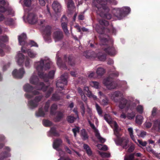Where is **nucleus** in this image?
I'll return each instance as SVG.
<instances>
[{
	"instance_id": "obj_1",
	"label": "nucleus",
	"mask_w": 160,
	"mask_h": 160,
	"mask_svg": "<svg viewBox=\"0 0 160 160\" xmlns=\"http://www.w3.org/2000/svg\"><path fill=\"white\" fill-rule=\"evenodd\" d=\"M51 64V62L48 58H42L39 61L35 63L36 72L40 78L45 79L46 76L44 75V73L49 69Z\"/></svg>"
},
{
	"instance_id": "obj_2",
	"label": "nucleus",
	"mask_w": 160,
	"mask_h": 160,
	"mask_svg": "<svg viewBox=\"0 0 160 160\" xmlns=\"http://www.w3.org/2000/svg\"><path fill=\"white\" fill-rule=\"evenodd\" d=\"M38 79L36 75V73L35 72L30 78V82L32 84L36 85V88L38 90H42L44 91H46V89H48V93L46 95V97L47 98L48 97L52 91L53 89L52 88H49L44 86L43 83H38Z\"/></svg>"
},
{
	"instance_id": "obj_3",
	"label": "nucleus",
	"mask_w": 160,
	"mask_h": 160,
	"mask_svg": "<svg viewBox=\"0 0 160 160\" xmlns=\"http://www.w3.org/2000/svg\"><path fill=\"white\" fill-rule=\"evenodd\" d=\"M26 38V35L24 33H22L18 37V40L19 44L22 46L21 51L24 53L26 52V48H27V47L29 46L30 47H38V44L33 41H30L28 43L26 42L25 40Z\"/></svg>"
},
{
	"instance_id": "obj_4",
	"label": "nucleus",
	"mask_w": 160,
	"mask_h": 160,
	"mask_svg": "<svg viewBox=\"0 0 160 160\" xmlns=\"http://www.w3.org/2000/svg\"><path fill=\"white\" fill-rule=\"evenodd\" d=\"M17 64L20 66H22L24 62L25 66L26 67L29 68L30 66V59L28 57L25 58L24 55L19 52L16 57Z\"/></svg>"
},
{
	"instance_id": "obj_5",
	"label": "nucleus",
	"mask_w": 160,
	"mask_h": 160,
	"mask_svg": "<svg viewBox=\"0 0 160 160\" xmlns=\"http://www.w3.org/2000/svg\"><path fill=\"white\" fill-rule=\"evenodd\" d=\"M105 120L113 128L114 133L115 135L118 138L121 135L120 132L121 129L118 127V126L116 122L113 121L110 116L108 114H105L104 116Z\"/></svg>"
},
{
	"instance_id": "obj_6",
	"label": "nucleus",
	"mask_w": 160,
	"mask_h": 160,
	"mask_svg": "<svg viewBox=\"0 0 160 160\" xmlns=\"http://www.w3.org/2000/svg\"><path fill=\"white\" fill-rule=\"evenodd\" d=\"M96 2L98 3L97 0H94V6H95L97 8L98 10L97 12L98 14H99L101 17L106 18L107 19H109L111 18V16L109 14H105L103 13V12H107L108 11V8L106 6H99V5L96 3Z\"/></svg>"
},
{
	"instance_id": "obj_7",
	"label": "nucleus",
	"mask_w": 160,
	"mask_h": 160,
	"mask_svg": "<svg viewBox=\"0 0 160 160\" xmlns=\"http://www.w3.org/2000/svg\"><path fill=\"white\" fill-rule=\"evenodd\" d=\"M130 12V8L128 7H123L122 8H118L114 9L113 12L117 17L118 19L120 20L124 17L126 15L128 14Z\"/></svg>"
},
{
	"instance_id": "obj_8",
	"label": "nucleus",
	"mask_w": 160,
	"mask_h": 160,
	"mask_svg": "<svg viewBox=\"0 0 160 160\" xmlns=\"http://www.w3.org/2000/svg\"><path fill=\"white\" fill-rule=\"evenodd\" d=\"M115 141L117 145L121 146L123 148H126L130 146L128 149V151L129 152H132L134 149V145L130 142V141Z\"/></svg>"
},
{
	"instance_id": "obj_9",
	"label": "nucleus",
	"mask_w": 160,
	"mask_h": 160,
	"mask_svg": "<svg viewBox=\"0 0 160 160\" xmlns=\"http://www.w3.org/2000/svg\"><path fill=\"white\" fill-rule=\"evenodd\" d=\"M8 5V2H5L4 0H0V12H4L7 11L9 15L13 16L14 12L11 8H8L7 7Z\"/></svg>"
},
{
	"instance_id": "obj_10",
	"label": "nucleus",
	"mask_w": 160,
	"mask_h": 160,
	"mask_svg": "<svg viewBox=\"0 0 160 160\" xmlns=\"http://www.w3.org/2000/svg\"><path fill=\"white\" fill-rule=\"evenodd\" d=\"M24 89L26 92H32V93H27L25 94V95L26 98L28 99L31 98L32 97V94L35 95L38 94L39 93L38 91L35 92V90H33L34 88L28 84H26L24 85Z\"/></svg>"
},
{
	"instance_id": "obj_11",
	"label": "nucleus",
	"mask_w": 160,
	"mask_h": 160,
	"mask_svg": "<svg viewBox=\"0 0 160 160\" xmlns=\"http://www.w3.org/2000/svg\"><path fill=\"white\" fill-rule=\"evenodd\" d=\"M131 104H132L131 105V107L132 108H134L135 106L134 102H133L132 103L129 104V102H128L126 99L122 98L120 100L119 102L118 107L121 109L125 108L126 110H127L129 107H130Z\"/></svg>"
},
{
	"instance_id": "obj_12",
	"label": "nucleus",
	"mask_w": 160,
	"mask_h": 160,
	"mask_svg": "<svg viewBox=\"0 0 160 160\" xmlns=\"http://www.w3.org/2000/svg\"><path fill=\"white\" fill-rule=\"evenodd\" d=\"M68 78L67 74H66L65 75H62L61 77V79L58 80L56 83V86L59 90H62L64 85L67 84V78Z\"/></svg>"
},
{
	"instance_id": "obj_13",
	"label": "nucleus",
	"mask_w": 160,
	"mask_h": 160,
	"mask_svg": "<svg viewBox=\"0 0 160 160\" xmlns=\"http://www.w3.org/2000/svg\"><path fill=\"white\" fill-rule=\"evenodd\" d=\"M103 83L109 89L115 88L117 86L116 83L112 81L110 78L104 79L103 81Z\"/></svg>"
},
{
	"instance_id": "obj_14",
	"label": "nucleus",
	"mask_w": 160,
	"mask_h": 160,
	"mask_svg": "<svg viewBox=\"0 0 160 160\" xmlns=\"http://www.w3.org/2000/svg\"><path fill=\"white\" fill-rule=\"evenodd\" d=\"M51 27L50 26H47L45 28L44 31V38L45 41L48 42H50L51 41Z\"/></svg>"
},
{
	"instance_id": "obj_15",
	"label": "nucleus",
	"mask_w": 160,
	"mask_h": 160,
	"mask_svg": "<svg viewBox=\"0 0 160 160\" xmlns=\"http://www.w3.org/2000/svg\"><path fill=\"white\" fill-rule=\"evenodd\" d=\"M90 57L92 58L98 59L100 61H104L106 59L105 55L103 54L101 52H99L97 54L94 52H91Z\"/></svg>"
},
{
	"instance_id": "obj_16",
	"label": "nucleus",
	"mask_w": 160,
	"mask_h": 160,
	"mask_svg": "<svg viewBox=\"0 0 160 160\" xmlns=\"http://www.w3.org/2000/svg\"><path fill=\"white\" fill-rule=\"evenodd\" d=\"M90 57L92 58L98 59L100 61H104L106 59L105 55L103 54L101 52H99L97 54L94 52H91Z\"/></svg>"
},
{
	"instance_id": "obj_17",
	"label": "nucleus",
	"mask_w": 160,
	"mask_h": 160,
	"mask_svg": "<svg viewBox=\"0 0 160 160\" xmlns=\"http://www.w3.org/2000/svg\"><path fill=\"white\" fill-rule=\"evenodd\" d=\"M42 98V97L40 96L36 97L33 100L28 102V105L32 109L36 107L38 105V102H40Z\"/></svg>"
},
{
	"instance_id": "obj_18",
	"label": "nucleus",
	"mask_w": 160,
	"mask_h": 160,
	"mask_svg": "<svg viewBox=\"0 0 160 160\" xmlns=\"http://www.w3.org/2000/svg\"><path fill=\"white\" fill-rule=\"evenodd\" d=\"M25 72L23 68H22L18 70L15 69L12 72L13 76L15 78H21L22 77Z\"/></svg>"
},
{
	"instance_id": "obj_19",
	"label": "nucleus",
	"mask_w": 160,
	"mask_h": 160,
	"mask_svg": "<svg viewBox=\"0 0 160 160\" xmlns=\"http://www.w3.org/2000/svg\"><path fill=\"white\" fill-rule=\"evenodd\" d=\"M52 36L55 42L61 40L63 38L62 32L59 29H58L55 31Z\"/></svg>"
},
{
	"instance_id": "obj_20",
	"label": "nucleus",
	"mask_w": 160,
	"mask_h": 160,
	"mask_svg": "<svg viewBox=\"0 0 160 160\" xmlns=\"http://www.w3.org/2000/svg\"><path fill=\"white\" fill-rule=\"evenodd\" d=\"M27 19L29 22L32 24L35 23L37 21V18L35 14L32 13H29Z\"/></svg>"
},
{
	"instance_id": "obj_21",
	"label": "nucleus",
	"mask_w": 160,
	"mask_h": 160,
	"mask_svg": "<svg viewBox=\"0 0 160 160\" xmlns=\"http://www.w3.org/2000/svg\"><path fill=\"white\" fill-rule=\"evenodd\" d=\"M88 122L90 127L92 129H93V131L95 133V136L97 138V139H98L99 140H104L103 138L101 136L98 130L96 128L94 125L90 121H89Z\"/></svg>"
},
{
	"instance_id": "obj_22",
	"label": "nucleus",
	"mask_w": 160,
	"mask_h": 160,
	"mask_svg": "<svg viewBox=\"0 0 160 160\" xmlns=\"http://www.w3.org/2000/svg\"><path fill=\"white\" fill-rule=\"evenodd\" d=\"M61 22L62 26L64 32L66 34L68 33V31L67 27L68 20L66 17L65 16H63L62 17L61 19Z\"/></svg>"
},
{
	"instance_id": "obj_23",
	"label": "nucleus",
	"mask_w": 160,
	"mask_h": 160,
	"mask_svg": "<svg viewBox=\"0 0 160 160\" xmlns=\"http://www.w3.org/2000/svg\"><path fill=\"white\" fill-rule=\"evenodd\" d=\"M4 149L5 151L2 152V156L1 158L3 159L5 158L10 157L11 154L10 153V152L11 151V149L10 148L8 147H5Z\"/></svg>"
},
{
	"instance_id": "obj_24",
	"label": "nucleus",
	"mask_w": 160,
	"mask_h": 160,
	"mask_svg": "<svg viewBox=\"0 0 160 160\" xmlns=\"http://www.w3.org/2000/svg\"><path fill=\"white\" fill-rule=\"evenodd\" d=\"M26 53H27L28 57L31 58H34L37 57V53L31 49H28L27 50L26 48Z\"/></svg>"
},
{
	"instance_id": "obj_25",
	"label": "nucleus",
	"mask_w": 160,
	"mask_h": 160,
	"mask_svg": "<svg viewBox=\"0 0 160 160\" xmlns=\"http://www.w3.org/2000/svg\"><path fill=\"white\" fill-rule=\"evenodd\" d=\"M52 7L56 12H60L61 10V6L59 2L54 1L52 4Z\"/></svg>"
},
{
	"instance_id": "obj_26",
	"label": "nucleus",
	"mask_w": 160,
	"mask_h": 160,
	"mask_svg": "<svg viewBox=\"0 0 160 160\" xmlns=\"http://www.w3.org/2000/svg\"><path fill=\"white\" fill-rule=\"evenodd\" d=\"M84 93H85L87 96L89 98H93L94 99H96L97 98V97L93 95L91 92L89 90V89L88 87H84Z\"/></svg>"
},
{
	"instance_id": "obj_27",
	"label": "nucleus",
	"mask_w": 160,
	"mask_h": 160,
	"mask_svg": "<svg viewBox=\"0 0 160 160\" xmlns=\"http://www.w3.org/2000/svg\"><path fill=\"white\" fill-rule=\"evenodd\" d=\"M106 53L111 56H113L115 55L117 52L114 48L113 47H108L104 50Z\"/></svg>"
},
{
	"instance_id": "obj_28",
	"label": "nucleus",
	"mask_w": 160,
	"mask_h": 160,
	"mask_svg": "<svg viewBox=\"0 0 160 160\" xmlns=\"http://www.w3.org/2000/svg\"><path fill=\"white\" fill-rule=\"evenodd\" d=\"M62 141H54L53 143V147L54 149L58 150H61L62 152L64 153V152L62 151L61 150L58 149V148L62 145Z\"/></svg>"
},
{
	"instance_id": "obj_29",
	"label": "nucleus",
	"mask_w": 160,
	"mask_h": 160,
	"mask_svg": "<svg viewBox=\"0 0 160 160\" xmlns=\"http://www.w3.org/2000/svg\"><path fill=\"white\" fill-rule=\"evenodd\" d=\"M152 129L158 131L160 130V120H156L154 121Z\"/></svg>"
},
{
	"instance_id": "obj_30",
	"label": "nucleus",
	"mask_w": 160,
	"mask_h": 160,
	"mask_svg": "<svg viewBox=\"0 0 160 160\" xmlns=\"http://www.w3.org/2000/svg\"><path fill=\"white\" fill-rule=\"evenodd\" d=\"M121 93L119 91H116L111 93L110 96L111 99L115 102H117V100L115 99V98H117L121 95Z\"/></svg>"
},
{
	"instance_id": "obj_31",
	"label": "nucleus",
	"mask_w": 160,
	"mask_h": 160,
	"mask_svg": "<svg viewBox=\"0 0 160 160\" xmlns=\"http://www.w3.org/2000/svg\"><path fill=\"white\" fill-rule=\"evenodd\" d=\"M94 0H93V4L94 5ZM97 1L98 3H97L96 2V3L98 4L99 6H102H102H105L108 3H110L111 2L110 0H100V1L99 0H97Z\"/></svg>"
},
{
	"instance_id": "obj_32",
	"label": "nucleus",
	"mask_w": 160,
	"mask_h": 160,
	"mask_svg": "<svg viewBox=\"0 0 160 160\" xmlns=\"http://www.w3.org/2000/svg\"><path fill=\"white\" fill-rule=\"evenodd\" d=\"M83 148L86 151V152L88 156H90L92 155V152L91 149L87 144H84L83 145Z\"/></svg>"
},
{
	"instance_id": "obj_33",
	"label": "nucleus",
	"mask_w": 160,
	"mask_h": 160,
	"mask_svg": "<svg viewBox=\"0 0 160 160\" xmlns=\"http://www.w3.org/2000/svg\"><path fill=\"white\" fill-rule=\"evenodd\" d=\"M96 72L98 76H102L105 72L104 69L102 67H98L97 68Z\"/></svg>"
},
{
	"instance_id": "obj_34",
	"label": "nucleus",
	"mask_w": 160,
	"mask_h": 160,
	"mask_svg": "<svg viewBox=\"0 0 160 160\" xmlns=\"http://www.w3.org/2000/svg\"><path fill=\"white\" fill-rule=\"evenodd\" d=\"M68 9L69 11L72 10L74 8V3L72 0H69L67 3Z\"/></svg>"
},
{
	"instance_id": "obj_35",
	"label": "nucleus",
	"mask_w": 160,
	"mask_h": 160,
	"mask_svg": "<svg viewBox=\"0 0 160 160\" xmlns=\"http://www.w3.org/2000/svg\"><path fill=\"white\" fill-rule=\"evenodd\" d=\"M5 23L6 24L12 25L14 23V20L12 18H7L5 20Z\"/></svg>"
},
{
	"instance_id": "obj_36",
	"label": "nucleus",
	"mask_w": 160,
	"mask_h": 160,
	"mask_svg": "<svg viewBox=\"0 0 160 160\" xmlns=\"http://www.w3.org/2000/svg\"><path fill=\"white\" fill-rule=\"evenodd\" d=\"M143 118L141 115H138L136 117V122L138 124H141L143 121Z\"/></svg>"
},
{
	"instance_id": "obj_37",
	"label": "nucleus",
	"mask_w": 160,
	"mask_h": 160,
	"mask_svg": "<svg viewBox=\"0 0 160 160\" xmlns=\"http://www.w3.org/2000/svg\"><path fill=\"white\" fill-rule=\"evenodd\" d=\"M134 154H131L124 157V160H134Z\"/></svg>"
},
{
	"instance_id": "obj_38",
	"label": "nucleus",
	"mask_w": 160,
	"mask_h": 160,
	"mask_svg": "<svg viewBox=\"0 0 160 160\" xmlns=\"http://www.w3.org/2000/svg\"><path fill=\"white\" fill-rule=\"evenodd\" d=\"M99 153L101 157L103 158H108L111 156L110 153L108 152H99Z\"/></svg>"
},
{
	"instance_id": "obj_39",
	"label": "nucleus",
	"mask_w": 160,
	"mask_h": 160,
	"mask_svg": "<svg viewBox=\"0 0 160 160\" xmlns=\"http://www.w3.org/2000/svg\"><path fill=\"white\" fill-rule=\"evenodd\" d=\"M90 85L94 88L98 89L100 87L99 83L97 82H90Z\"/></svg>"
},
{
	"instance_id": "obj_40",
	"label": "nucleus",
	"mask_w": 160,
	"mask_h": 160,
	"mask_svg": "<svg viewBox=\"0 0 160 160\" xmlns=\"http://www.w3.org/2000/svg\"><path fill=\"white\" fill-rule=\"evenodd\" d=\"M81 135L84 139H87L88 138V136L85 129H82L81 131Z\"/></svg>"
},
{
	"instance_id": "obj_41",
	"label": "nucleus",
	"mask_w": 160,
	"mask_h": 160,
	"mask_svg": "<svg viewBox=\"0 0 160 160\" xmlns=\"http://www.w3.org/2000/svg\"><path fill=\"white\" fill-rule=\"evenodd\" d=\"M36 115L37 116L42 117L45 115V113L41 109H39L38 111L36 113Z\"/></svg>"
},
{
	"instance_id": "obj_42",
	"label": "nucleus",
	"mask_w": 160,
	"mask_h": 160,
	"mask_svg": "<svg viewBox=\"0 0 160 160\" xmlns=\"http://www.w3.org/2000/svg\"><path fill=\"white\" fill-rule=\"evenodd\" d=\"M57 116L56 121H59L60 118L63 117V113L61 112H58L57 113Z\"/></svg>"
},
{
	"instance_id": "obj_43",
	"label": "nucleus",
	"mask_w": 160,
	"mask_h": 160,
	"mask_svg": "<svg viewBox=\"0 0 160 160\" xmlns=\"http://www.w3.org/2000/svg\"><path fill=\"white\" fill-rule=\"evenodd\" d=\"M137 143L138 146L140 147L145 146L147 144L146 142H143V141H137Z\"/></svg>"
},
{
	"instance_id": "obj_44",
	"label": "nucleus",
	"mask_w": 160,
	"mask_h": 160,
	"mask_svg": "<svg viewBox=\"0 0 160 160\" xmlns=\"http://www.w3.org/2000/svg\"><path fill=\"white\" fill-rule=\"evenodd\" d=\"M33 0H24V4L27 7L30 6Z\"/></svg>"
},
{
	"instance_id": "obj_45",
	"label": "nucleus",
	"mask_w": 160,
	"mask_h": 160,
	"mask_svg": "<svg viewBox=\"0 0 160 160\" xmlns=\"http://www.w3.org/2000/svg\"><path fill=\"white\" fill-rule=\"evenodd\" d=\"M130 136L131 139L133 140L134 139V136L133 135V130L132 128H128Z\"/></svg>"
},
{
	"instance_id": "obj_46",
	"label": "nucleus",
	"mask_w": 160,
	"mask_h": 160,
	"mask_svg": "<svg viewBox=\"0 0 160 160\" xmlns=\"http://www.w3.org/2000/svg\"><path fill=\"white\" fill-rule=\"evenodd\" d=\"M135 113L134 112L128 113L127 115V117L128 119H133L135 116Z\"/></svg>"
},
{
	"instance_id": "obj_47",
	"label": "nucleus",
	"mask_w": 160,
	"mask_h": 160,
	"mask_svg": "<svg viewBox=\"0 0 160 160\" xmlns=\"http://www.w3.org/2000/svg\"><path fill=\"white\" fill-rule=\"evenodd\" d=\"M43 124L45 126H49L52 125V122L49 120H45L43 121Z\"/></svg>"
},
{
	"instance_id": "obj_48",
	"label": "nucleus",
	"mask_w": 160,
	"mask_h": 160,
	"mask_svg": "<svg viewBox=\"0 0 160 160\" xmlns=\"http://www.w3.org/2000/svg\"><path fill=\"white\" fill-rule=\"evenodd\" d=\"M50 133L54 136H58V134L57 132L55 129L54 128H52L50 131Z\"/></svg>"
},
{
	"instance_id": "obj_49",
	"label": "nucleus",
	"mask_w": 160,
	"mask_h": 160,
	"mask_svg": "<svg viewBox=\"0 0 160 160\" xmlns=\"http://www.w3.org/2000/svg\"><path fill=\"white\" fill-rule=\"evenodd\" d=\"M96 107L98 113L99 115H101L102 113V111L101 108L97 104H96Z\"/></svg>"
},
{
	"instance_id": "obj_50",
	"label": "nucleus",
	"mask_w": 160,
	"mask_h": 160,
	"mask_svg": "<svg viewBox=\"0 0 160 160\" xmlns=\"http://www.w3.org/2000/svg\"><path fill=\"white\" fill-rule=\"evenodd\" d=\"M67 119L69 122L72 123L74 121L75 118L72 116H69L67 117Z\"/></svg>"
},
{
	"instance_id": "obj_51",
	"label": "nucleus",
	"mask_w": 160,
	"mask_h": 160,
	"mask_svg": "<svg viewBox=\"0 0 160 160\" xmlns=\"http://www.w3.org/2000/svg\"><path fill=\"white\" fill-rule=\"evenodd\" d=\"M137 110L140 113H142L143 111V107L142 106L139 105L137 108Z\"/></svg>"
},
{
	"instance_id": "obj_52",
	"label": "nucleus",
	"mask_w": 160,
	"mask_h": 160,
	"mask_svg": "<svg viewBox=\"0 0 160 160\" xmlns=\"http://www.w3.org/2000/svg\"><path fill=\"white\" fill-rule=\"evenodd\" d=\"M99 23L102 25L107 26L108 25V22L105 20H101L99 21Z\"/></svg>"
},
{
	"instance_id": "obj_53",
	"label": "nucleus",
	"mask_w": 160,
	"mask_h": 160,
	"mask_svg": "<svg viewBox=\"0 0 160 160\" xmlns=\"http://www.w3.org/2000/svg\"><path fill=\"white\" fill-rule=\"evenodd\" d=\"M60 93L59 94H53L52 97V99L56 101L60 99V97L59 95Z\"/></svg>"
},
{
	"instance_id": "obj_54",
	"label": "nucleus",
	"mask_w": 160,
	"mask_h": 160,
	"mask_svg": "<svg viewBox=\"0 0 160 160\" xmlns=\"http://www.w3.org/2000/svg\"><path fill=\"white\" fill-rule=\"evenodd\" d=\"M54 71L53 70L49 72L48 76V78H53L54 74Z\"/></svg>"
},
{
	"instance_id": "obj_55",
	"label": "nucleus",
	"mask_w": 160,
	"mask_h": 160,
	"mask_svg": "<svg viewBox=\"0 0 160 160\" xmlns=\"http://www.w3.org/2000/svg\"><path fill=\"white\" fill-rule=\"evenodd\" d=\"M57 106L56 104H53L51 108V113L53 114V111L57 109Z\"/></svg>"
},
{
	"instance_id": "obj_56",
	"label": "nucleus",
	"mask_w": 160,
	"mask_h": 160,
	"mask_svg": "<svg viewBox=\"0 0 160 160\" xmlns=\"http://www.w3.org/2000/svg\"><path fill=\"white\" fill-rule=\"evenodd\" d=\"M8 38L7 36H1L0 40L3 42H6L8 41Z\"/></svg>"
},
{
	"instance_id": "obj_57",
	"label": "nucleus",
	"mask_w": 160,
	"mask_h": 160,
	"mask_svg": "<svg viewBox=\"0 0 160 160\" xmlns=\"http://www.w3.org/2000/svg\"><path fill=\"white\" fill-rule=\"evenodd\" d=\"M50 103V101H48L46 103L44 108V111L45 112H47L48 111Z\"/></svg>"
},
{
	"instance_id": "obj_58",
	"label": "nucleus",
	"mask_w": 160,
	"mask_h": 160,
	"mask_svg": "<svg viewBox=\"0 0 160 160\" xmlns=\"http://www.w3.org/2000/svg\"><path fill=\"white\" fill-rule=\"evenodd\" d=\"M79 130L78 127H76L72 129V131L74 133V136L75 137L76 136L77 133L78 132Z\"/></svg>"
},
{
	"instance_id": "obj_59",
	"label": "nucleus",
	"mask_w": 160,
	"mask_h": 160,
	"mask_svg": "<svg viewBox=\"0 0 160 160\" xmlns=\"http://www.w3.org/2000/svg\"><path fill=\"white\" fill-rule=\"evenodd\" d=\"M108 99L106 98L102 100L101 103L103 105H105L108 103Z\"/></svg>"
},
{
	"instance_id": "obj_60",
	"label": "nucleus",
	"mask_w": 160,
	"mask_h": 160,
	"mask_svg": "<svg viewBox=\"0 0 160 160\" xmlns=\"http://www.w3.org/2000/svg\"><path fill=\"white\" fill-rule=\"evenodd\" d=\"M145 125L146 128H149L151 127L152 126V124L151 123L149 122H146L145 123Z\"/></svg>"
},
{
	"instance_id": "obj_61",
	"label": "nucleus",
	"mask_w": 160,
	"mask_h": 160,
	"mask_svg": "<svg viewBox=\"0 0 160 160\" xmlns=\"http://www.w3.org/2000/svg\"><path fill=\"white\" fill-rule=\"evenodd\" d=\"M64 149L67 153L70 154H72V152L71 150L67 146L65 147Z\"/></svg>"
},
{
	"instance_id": "obj_62",
	"label": "nucleus",
	"mask_w": 160,
	"mask_h": 160,
	"mask_svg": "<svg viewBox=\"0 0 160 160\" xmlns=\"http://www.w3.org/2000/svg\"><path fill=\"white\" fill-rule=\"evenodd\" d=\"M57 63L59 67H62L61 64V59L60 58H57Z\"/></svg>"
},
{
	"instance_id": "obj_63",
	"label": "nucleus",
	"mask_w": 160,
	"mask_h": 160,
	"mask_svg": "<svg viewBox=\"0 0 160 160\" xmlns=\"http://www.w3.org/2000/svg\"><path fill=\"white\" fill-rule=\"evenodd\" d=\"M81 95V98L84 101H86L87 99V98L85 96L84 93H83Z\"/></svg>"
},
{
	"instance_id": "obj_64",
	"label": "nucleus",
	"mask_w": 160,
	"mask_h": 160,
	"mask_svg": "<svg viewBox=\"0 0 160 160\" xmlns=\"http://www.w3.org/2000/svg\"><path fill=\"white\" fill-rule=\"evenodd\" d=\"M156 111V108H153L152 110V116H154L155 115Z\"/></svg>"
}]
</instances>
